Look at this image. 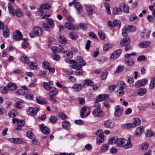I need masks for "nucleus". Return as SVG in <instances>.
Instances as JSON below:
<instances>
[{
    "label": "nucleus",
    "instance_id": "57",
    "mask_svg": "<svg viewBox=\"0 0 155 155\" xmlns=\"http://www.w3.org/2000/svg\"><path fill=\"white\" fill-rule=\"evenodd\" d=\"M120 86L119 88V90H122L124 89L126 87V84L123 81L120 82Z\"/></svg>",
    "mask_w": 155,
    "mask_h": 155
},
{
    "label": "nucleus",
    "instance_id": "8",
    "mask_svg": "<svg viewBox=\"0 0 155 155\" xmlns=\"http://www.w3.org/2000/svg\"><path fill=\"white\" fill-rule=\"evenodd\" d=\"M122 52L121 49L117 50L112 53L110 56V58L111 59H115L118 57Z\"/></svg>",
    "mask_w": 155,
    "mask_h": 155
},
{
    "label": "nucleus",
    "instance_id": "16",
    "mask_svg": "<svg viewBox=\"0 0 155 155\" xmlns=\"http://www.w3.org/2000/svg\"><path fill=\"white\" fill-rule=\"evenodd\" d=\"M39 127L43 133L46 135L49 134L50 132V129L44 124L40 125Z\"/></svg>",
    "mask_w": 155,
    "mask_h": 155
},
{
    "label": "nucleus",
    "instance_id": "7",
    "mask_svg": "<svg viewBox=\"0 0 155 155\" xmlns=\"http://www.w3.org/2000/svg\"><path fill=\"white\" fill-rule=\"evenodd\" d=\"M104 127L107 128H112L115 126V123L111 120L106 121L104 124Z\"/></svg>",
    "mask_w": 155,
    "mask_h": 155
},
{
    "label": "nucleus",
    "instance_id": "42",
    "mask_svg": "<svg viewBox=\"0 0 155 155\" xmlns=\"http://www.w3.org/2000/svg\"><path fill=\"white\" fill-rule=\"evenodd\" d=\"M50 64L47 61H43L42 63V66L45 69L47 70L50 67Z\"/></svg>",
    "mask_w": 155,
    "mask_h": 155
},
{
    "label": "nucleus",
    "instance_id": "19",
    "mask_svg": "<svg viewBox=\"0 0 155 155\" xmlns=\"http://www.w3.org/2000/svg\"><path fill=\"white\" fill-rule=\"evenodd\" d=\"M15 34L13 35V38L15 40H21L22 39L21 33L18 30L15 31Z\"/></svg>",
    "mask_w": 155,
    "mask_h": 155
},
{
    "label": "nucleus",
    "instance_id": "32",
    "mask_svg": "<svg viewBox=\"0 0 155 155\" xmlns=\"http://www.w3.org/2000/svg\"><path fill=\"white\" fill-rule=\"evenodd\" d=\"M84 86L81 84H76L72 87V88L75 90L76 91H79L81 90Z\"/></svg>",
    "mask_w": 155,
    "mask_h": 155
},
{
    "label": "nucleus",
    "instance_id": "43",
    "mask_svg": "<svg viewBox=\"0 0 155 155\" xmlns=\"http://www.w3.org/2000/svg\"><path fill=\"white\" fill-rule=\"evenodd\" d=\"M98 36L102 39H104L106 38L105 33L103 31L99 30L98 32Z\"/></svg>",
    "mask_w": 155,
    "mask_h": 155
},
{
    "label": "nucleus",
    "instance_id": "29",
    "mask_svg": "<svg viewBox=\"0 0 155 155\" xmlns=\"http://www.w3.org/2000/svg\"><path fill=\"white\" fill-rule=\"evenodd\" d=\"M150 34V31L148 29H145L141 34V36L143 38H148Z\"/></svg>",
    "mask_w": 155,
    "mask_h": 155
},
{
    "label": "nucleus",
    "instance_id": "35",
    "mask_svg": "<svg viewBox=\"0 0 155 155\" xmlns=\"http://www.w3.org/2000/svg\"><path fill=\"white\" fill-rule=\"evenodd\" d=\"M149 144L147 143H144L141 146V149L142 151H144L146 150L149 147Z\"/></svg>",
    "mask_w": 155,
    "mask_h": 155
},
{
    "label": "nucleus",
    "instance_id": "25",
    "mask_svg": "<svg viewBox=\"0 0 155 155\" xmlns=\"http://www.w3.org/2000/svg\"><path fill=\"white\" fill-rule=\"evenodd\" d=\"M144 128L143 127L140 126L137 128L135 131V135L137 136H139L142 134L144 131Z\"/></svg>",
    "mask_w": 155,
    "mask_h": 155
},
{
    "label": "nucleus",
    "instance_id": "48",
    "mask_svg": "<svg viewBox=\"0 0 155 155\" xmlns=\"http://www.w3.org/2000/svg\"><path fill=\"white\" fill-rule=\"evenodd\" d=\"M155 87V77H153L151 80L150 84V87L151 89H153Z\"/></svg>",
    "mask_w": 155,
    "mask_h": 155
},
{
    "label": "nucleus",
    "instance_id": "63",
    "mask_svg": "<svg viewBox=\"0 0 155 155\" xmlns=\"http://www.w3.org/2000/svg\"><path fill=\"white\" fill-rule=\"evenodd\" d=\"M138 18L136 15L134 14H133L131 15L130 18V21H134L137 19Z\"/></svg>",
    "mask_w": 155,
    "mask_h": 155
},
{
    "label": "nucleus",
    "instance_id": "15",
    "mask_svg": "<svg viewBox=\"0 0 155 155\" xmlns=\"http://www.w3.org/2000/svg\"><path fill=\"white\" fill-rule=\"evenodd\" d=\"M148 81L147 79H143L139 81L136 82L135 84V87H138L140 86H143L145 85L147 83Z\"/></svg>",
    "mask_w": 155,
    "mask_h": 155
},
{
    "label": "nucleus",
    "instance_id": "17",
    "mask_svg": "<svg viewBox=\"0 0 155 155\" xmlns=\"http://www.w3.org/2000/svg\"><path fill=\"white\" fill-rule=\"evenodd\" d=\"M38 110L39 109L38 108H34L32 107H30L27 110V112L28 114L32 116H34L36 114Z\"/></svg>",
    "mask_w": 155,
    "mask_h": 155
},
{
    "label": "nucleus",
    "instance_id": "50",
    "mask_svg": "<svg viewBox=\"0 0 155 155\" xmlns=\"http://www.w3.org/2000/svg\"><path fill=\"white\" fill-rule=\"evenodd\" d=\"M97 144L100 145L104 141V136L101 137H98L97 138Z\"/></svg>",
    "mask_w": 155,
    "mask_h": 155
},
{
    "label": "nucleus",
    "instance_id": "13",
    "mask_svg": "<svg viewBox=\"0 0 155 155\" xmlns=\"http://www.w3.org/2000/svg\"><path fill=\"white\" fill-rule=\"evenodd\" d=\"M130 38L128 37H126L123 38L120 41V45L123 46L124 47L125 45L129 44L130 42Z\"/></svg>",
    "mask_w": 155,
    "mask_h": 155
},
{
    "label": "nucleus",
    "instance_id": "49",
    "mask_svg": "<svg viewBox=\"0 0 155 155\" xmlns=\"http://www.w3.org/2000/svg\"><path fill=\"white\" fill-rule=\"evenodd\" d=\"M75 7L78 11L81 12L82 10V7L81 4L79 2H76L75 5Z\"/></svg>",
    "mask_w": 155,
    "mask_h": 155
},
{
    "label": "nucleus",
    "instance_id": "60",
    "mask_svg": "<svg viewBox=\"0 0 155 155\" xmlns=\"http://www.w3.org/2000/svg\"><path fill=\"white\" fill-rule=\"evenodd\" d=\"M8 114L10 117L12 118L15 117L16 116L15 111L12 110L10 111L8 113Z\"/></svg>",
    "mask_w": 155,
    "mask_h": 155
},
{
    "label": "nucleus",
    "instance_id": "61",
    "mask_svg": "<svg viewBox=\"0 0 155 155\" xmlns=\"http://www.w3.org/2000/svg\"><path fill=\"white\" fill-rule=\"evenodd\" d=\"M59 117L62 120H64L67 118L66 115L63 113H60L58 114Z\"/></svg>",
    "mask_w": 155,
    "mask_h": 155
},
{
    "label": "nucleus",
    "instance_id": "64",
    "mask_svg": "<svg viewBox=\"0 0 155 155\" xmlns=\"http://www.w3.org/2000/svg\"><path fill=\"white\" fill-rule=\"evenodd\" d=\"M120 21L119 20H114V25L117 27H118L120 26Z\"/></svg>",
    "mask_w": 155,
    "mask_h": 155
},
{
    "label": "nucleus",
    "instance_id": "30",
    "mask_svg": "<svg viewBox=\"0 0 155 155\" xmlns=\"http://www.w3.org/2000/svg\"><path fill=\"white\" fill-rule=\"evenodd\" d=\"M124 62L126 64L129 66H132L135 63V59H134L125 60Z\"/></svg>",
    "mask_w": 155,
    "mask_h": 155
},
{
    "label": "nucleus",
    "instance_id": "33",
    "mask_svg": "<svg viewBox=\"0 0 155 155\" xmlns=\"http://www.w3.org/2000/svg\"><path fill=\"white\" fill-rule=\"evenodd\" d=\"M122 10L120 8H114L113 13L115 15H120L122 13Z\"/></svg>",
    "mask_w": 155,
    "mask_h": 155
},
{
    "label": "nucleus",
    "instance_id": "28",
    "mask_svg": "<svg viewBox=\"0 0 155 155\" xmlns=\"http://www.w3.org/2000/svg\"><path fill=\"white\" fill-rule=\"evenodd\" d=\"M147 92V89L143 88L139 89L137 91V94L140 96H142L145 95Z\"/></svg>",
    "mask_w": 155,
    "mask_h": 155
},
{
    "label": "nucleus",
    "instance_id": "58",
    "mask_svg": "<svg viewBox=\"0 0 155 155\" xmlns=\"http://www.w3.org/2000/svg\"><path fill=\"white\" fill-rule=\"evenodd\" d=\"M57 120V117L54 116H52L50 117V120L52 123H55Z\"/></svg>",
    "mask_w": 155,
    "mask_h": 155
},
{
    "label": "nucleus",
    "instance_id": "41",
    "mask_svg": "<svg viewBox=\"0 0 155 155\" xmlns=\"http://www.w3.org/2000/svg\"><path fill=\"white\" fill-rule=\"evenodd\" d=\"M36 101L38 103L41 104H44L46 103L45 100L39 97H37L36 98Z\"/></svg>",
    "mask_w": 155,
    "mask_h": 155
},
{
    "label": "nucleus",
    "instance_id": "45",
    "mask_svg": "<svg viewBox=\"0 0 155 155\" xmlns=\"http://www.w3.org/2000/svg\"><path fill=\"white\" fill-rule=\"evenodd\" d=\"M104 6L106 9L107 13L109 15H110L111 13L109 5L107 2H105L104 3Z\"/></svg>",
    "mask_w": 155,
    "mask_h": 155
},
{
    "label": "nucleus",
    "instance_id": "39",
    "mask_svg": "<svg viewBox=\"0 0 155 155\" xmlns=\"http://www.w3.org/2000/svg\"><path fill=\"white\" fill-rule=\"evenodd\" d=\"M42 26L44 30L46 31H50L51 30V28L47 23H43L42 24Z\"/></svg>",
    "mask_w": 155,
    "mask_h": 155
},
{
    "label": "nucleus",
    "instance_id": "18",
    "mask_svg": "<svg viewBox=\"0 0 155 155\" xmlns=\"http://www.w3.org/2000/svg\"><path fill=\"white\" fill-rule=\"evenodd\" d=\"M131 26L129 25H126L124 27L122 30V35L124 36H126L130 32Z\"/></svg>",
    "mask_w": 155,
    "mask_h": 155
},
{
    "label": "nucleus",
    "instance_id": "12",
    "mask_svg": "<svg viewBox=\"0 0 155 155\" xmlns=\"http://www.w3.org/2000/svg\"><path fill=\"white\" fill-rule=\"evenodd\" d=\"M51 5L48 4H43L41 5L38 9V12L41 13V15L44 14L43 9L48 10L51 8Z\"/></svg>",
    "mask_w": 155,
    "mask_h": 155
},
{
    "label": "nucleus",
    "instance_id": "54",
    "mask_svg": "<svg viewBox=\"0 0 155 155\" xmlns=\"http://www.w3.org/2000/svg\"><path fill=\"white\" fill-rule=\"evenodd\" d=\"M59 40L61 43L65 44L67 43V40L66 38L63 36H60Z\"/></svg>",
    "mask_w": 155,
    "mask_h": 155
},
{
    "label": "nucleus",
    "instance_id": "3",
    "mask_svg": "<svg viewBox=\"0 0 155 155\" xmlns=\"http://www.w3.org/2000/svg\"><path fill=\"white\" fill-rule=\"evenodd\" d=\"M44 87L45 88L49 91V94L50 95H56L58 93V90L54 87H51L50 85L47 83H43Z\"/></svg>",
    "mask_w": 155,
    "mask_h": 155
},
{
    "label": "nucleus",
    "instance_id": "36",
    "mask_svg": "<svg viewBox=\"0 0 155 155\" xmlns=\"http://www.w3.org/2000/svg\"><path fill=\"white\" fill-rule=\"evenodd\" d=\"M15 15L19 18L23 17V13L20 10L17 9L15 10Z\"/></svg>",
    "mask_w": 155,
    "mask_h": 155
},
{
    "label": "nucleus",
    "instance_id": "37",
    "mask_svg": "<svg viewBox=\"0 0 155 155\" xmlns=\"http://www.w3.org/2000/svg\"><path fill=\"white\" fill-rule=\"evenodd\" d=\"M133 124L136 127L137 126L139 125L141 123V120L140 119L138 118H134L133 119Z\"/></svg>",
    "mask_w": 155,
    "mask_h": 155
},
{
    "label": "nucleus",
    "instance_id": "11",
    "mask_svg": "<svg viewBox=\"0 0 155 155\" xmlns=\"http://www.w3.org/2000/svg\"><path fill=\"white\" fill-rule=\"evenodd\" d=\"M115 110L114 112V115L116 117L120 116L122 114L123 108L120 105H118L115 107Z\"/></svg>",
    "mask_w": 155,
    "mask_h": 155
},
{
    "label": "nucleus",
    "instance_id": "20",
    "mask_svg": "<svg viewBox=\"0 0 155 155\" xmlns=\"http://www.w3.org/2000/svg\"><path fill=\"white\" fill-rule=\"evenodd\" d=\"M9 31L8 26L5 25L3 28V35L4 37L8 38L9 36Z\"/></svg>",
    "mask_w": 155,
    "mask_h": 155
},
{
    "label": "nucleus",
    "instance_id": "52",
    "mask_svg": "<svg viewBox=\"0 0 155 155\" xmlns=\"http://www.w3.org/2000/svg\"><path fill=\"white\" fill-rule=\"evenodd\" d=\"M112 47V45L110 44L107 43L104 45V50L105 51H107Z\"/></svg>",
    "mask_w": 155,
    "mask_h": 155
},
{
    "label": "nucleus",
    "instance_id": "51",
    "mask_svg": "<svg viewBox=\"0 0 155 155\" xmlns=\"http://www.w3.org/2000/svg\"><path fill=\"white\" fill-rule=\"evenodd\" d=\"M124 68V66L123 65H119L116 69L115 72L116 73H119L123 71Z\"/></svg>",
    "mask_w": 155,
    "mask_h": 155
},
{
    "label": "nucleus",
    "instance_id": "2",
    "mask_svg": "<svg viewBox=\"0 0 155 155\" xmlns=\"http://www.w3.org/2000/svg\"><path fill=\"white\" fill-rule=\"evenodd\" d=\"M43 33L42 29L39 26H35L33 29L32 31L29 34L31 38H35L36 37L41 36Z\"/></svg>",
    "mask_w": 155,
    "mask_h": 155
},
{
    "label": "nucleus",
    "instance_id": "44",
    "mask_svg": "<svg viewBox=\"0 0 155 155\" xmlns=\"http://www.w3.org/2000/svg\"><path fill=\"white\" fill-rule=\"evenodd\" d=\"M69 35L70 38L72 40H74L77 38V34L75 32H70L69 33Z\"/></svg>",
    "mask_w": 155,
    "mask_h": 155
},
{
    "label": "nucleus",
    "instance_id": "21",
    "mask_svg": "<svg viewBox=\"0 0 155 155\" xmlns=\"http://www.w3.org/2000/svg\"><path fill=\"white\" fill-rule=\"evenodd\" d=\"M8 140L12 143L18 144L23 142L22 139L20 138H10L8 139Z\"/></svg>",
    "mask_w": 155,
    "mask_h": 155
},
{
    "label": "nucleus",
    "instance_id": "4",
    "mask_svg": "<svg viewBox=\"0 0 155 155\" xmlns=\"http://www.w3.org/2000/svg\"><path fill=\"white\" fill-rule=\"evenodd\" d=\"M71 67L73 69H76V74L77 75H80L83 73V70L81 69L82 65L81 64H78L77 62L73 65H70Z\"/></svg>",
    "mask_w": 155,
    "mask_h": 155
},
{
    "label": "nucleus",
    "instance_id": "53",
    "mask_svg": "<svg viewBox=\"0 0 155 155\" xmlns=\"http://www.w3.org/2000/svg\"><path fill=\"white\" fill-rule=\"evenodd\" d=\"M123 12L125 13H127L129 12V7L125 5L124 4H123Z\"/></svg>",
    "mask_w": 155,
    "mask_h": 155
},
{
    "label": "nucleus",
    "instance_id": "6",
    "mask_svg": "<svg viewBox=\"0 0 155 155\" xmlns=\"http://www.w3.org/2000/svg\"><path fill=\"white\" fill-rule=\"evenodd\" d=\"M91 112V110L88 107H82L81 110V116L84 118L87 116Z\"/></svg>",
    "mask_w": 155,
    "mask_h": 155
},
{
    "label": "nucleus",
    "instance_id": "14",
    "mask_svg": "<svg viewBox=\"0 0 155 155\" xmlns=\"http://www.w3.org/2000/svg\"><path fill=\"white\" fill-rule=\"evenodd\" d=\"M109 95L107 94H101L99 96L97 99L96 103L107 100L108 98Z\"/></svg>",
    "mask_w": 155,
    "mask_h": 155
},
{
    "label": "nucleus",
    "instance_id": "9",
    "mask_svg": "<svg viewBox=\"0 0 155 155\" xmlns=\"http://www.w3.org/2000/svg\"><path fill=\"white\" fill-rule=\"evenodd\" d=\"M131 138L129 137L128 140L125 139L123 147L125 149H129L131 148L132 147V144L131 143Z\"/></svg>",
    "mask_w": 155,
    "mask_h": 155
},
{
    "label": "nucleus",
    "instance_id": "22",
    "mask_svg": "<svg viewBox=\"0 0 155 155\" xmlns=\"http://www.w3.org/2000/svg\"><path fill=\"white\" fill-rule=\"evenodd\" d=\"M109 144H103L101 147L100 152L101 153L106 152L109 150Z\"/></svg>",
    "mask_w": 155,
    "mask_h": 155
},
{
    "label": "nucleus",
    "instance_id": "10",
    "mask_svg": "<svg viewBox=\"0 0 155 155\" xmlns=\"http://www.w3.org/2000/svg\"><path fill=\"white\" fill-rule=\"evenodd\" d=\"M93 116L95 117H101L103 116L104 112L102 110L98 108H96L92 112Z\"/></svg>",
    "mask_w": 155,
    "mask_h": 155
},
{
    "label": "nucleus",
    "instance_id": "62",
    "mask_svg": "<svg viewBox=\"0 0 155 155\" xmlns=\"http://www.w3.org/2000/svg\"><path fill=\"white\" fill-rule=\"evenodd\" d=\"M64 52H66V56L70 58H71L73 57V53L71 52V51H64Z\"/></svg>",
    "mask_w": 155,
    "mask_h": 155
},
{
    "label": "nucleus",
    "instance_id": "27",
    "mask_svg": "<svg viewBox=\"0 0 155 155\" xmlns=\"http://www.w3.org/2000/svg\"><path fill=\"white\" fill-rule=\"evenodd\" d=\"M8 7L9 12L11 15L13 16H15V11L11 3H8Z\"/></svg>",
    "mask_w": 155,
    "mask_h": 155
},
{
    "label": "nucleus",
    "instance_id": "59",
    "mask_svg": "<svg viewBox=\"0 0 155 155\" xmlns=\"http://www.w3.org/2000/svg\"><path fill=\"white\" fill-rule=\"evenodd\" d=\"M47 23L49 24L51 28H53L54 27V22L52 19L48 18L47 19Z\"/></svg>",
    "mask_w": 155,
    "mask_h": 155
},
{
    "label": "nucleus",
    "instance_id": "23",
    "mask_svg": "<svg viewBox=\"0 0 155 155\" xmlns=\"http://www.w3.org/2000/svg\"><path fill=\"white\" fill-rule=\"evenodd\" d=\"M84 6L89 15H92L94 12V10L92 7L88 5H85Z\"/></svg>",
    "mask_w": 155,
    "mask_h": 155
},
{
    "label": "nucleus",
    "instance_id": "40",
    "mask_svg": "<svg viewBox=\"0 0 155 155\" xmlns=\"http://www.w3.org/2000/svg\"><path fill=\"white\" fill-rule=\"evenodd\" d=\"M63 127L65 128H68L70 127L71 124L67 120L64 121L62 123Z\"/></svg>",
    "mask_w": 155,
    "mask_h": 155
},
{
    "label": "nucleus",
    "instance_id": "24",
    "mask_svg": "<svg viewBox=\"0 0 155 155\" xmlns=\"http://www.w3.org/2000/svg\"><path fill=\"white\" fill-rule=\"evenodd\" d=\"M150 44V42L149 41H143L140 42L138 46L141 48H147L149 47Z\"/></svg>",
    "mask_w": 155,
    "mask_h": 155
},
{
    "label": "nucleus",
    "instance_id": "38",
    "mask_svg": "<svg viewBox=\"0 0 155 155\" xmlns=\"http://www.w3.org/2000/svg\"><path fill=\"white\" fill-rule=\"evenodd\" d=\"M84 86H85V85L87 86H92L94 84V83L92 81L89 79H86L84 81Z\"/></svg>",
    "mask_w": 155,
    "mask_h": 155
},
{
    "label": "nucleus",
    "instance_id": "56",
    "mask_svg": "<svg viewBox=\"0 0 155 155\" xmlns=\"http://www.w3.org/2000/svg\"><path fill=\"white\" fill-rule=\"evenodd\" d=\"M16 92L18 94L21 95H25L26 93V92L24 90L21 89L18 90Z\"/></svg>",
    "mask_w": 155,
    "mask_h": 155
},
{
    "label": "nucleus",
    "instance_id": "47",
    "mask_svg": "<svg viewBox=\"0 0 155 155\" xmlns=\"http://www.w3.org/2000/svg\"><path fill=\"white\" fill-rule=\"evenodd\" d=\"M37 64L36 62H31L30 64V68L32 69H36L37 68Z\"/></svg>",
    "mask_w": 155,
    "mask_h": 155
},
{
    "label": "nucleus",
    "instance_id": "1",
    "mask_svg": "<svg viewBox=\"0 0 155 155\" xmlns=\"http://www.w3.org/2000/svg\"><path fill=\"white\" fill-rule=\"evenodd\" d=\"M125 139L124 138H119L117 137H114L110 138L108 140V142L110 144H115L117 147L122 148Z\"/></svg>",
    "mask_w": 155,
    "mask_h": 155
},
{
    "label": "nucleus",
    "instance_id": "46",
    "mask_svg": "<svg viewBox=\"0 0 155 155\" xmlns=\"http://www.w3.org/2000/svg\"><path fill=\"white\" fill-rule=\"evenodd\" d=\"M26 92L25 96V97L26 98L30 99L32 100L34 98L33 94L30 93H26Z\"/></svg>",
    "mask_w": 155,
    "mask_h": 155
},
{
    "label": "nucleus",
    "instance_id": "55",
    "mask_svg": "<svg viewBox=\"0 0 155 155\" xmlns=\"http://www.w3.org/2000/svg\"><path fill=\"white\" fill-rule=\"evenodd\" d=\"M0 91L1 93L3 94H6L8 92V89H7L6 87L5 86L1 87Z\"/></svg>",
    "mask_w": 155,
    "mask_h": 155
},
{
    "label": "nucleus",
    "instance_id": "26",
    "mask_svg": "<svg viewBox=\"0 0 155 155\" xmlns=\"http://www.w3.org/2000/svg\"><path fill=\"white\" fill-rule=\"evenodd\" d=\"M23 100L16 102L14 104L15 107L18 109H22L24 107V106L23 105Z\"/></svg>",
    "mask_w": 155,
    "mask_h": 155
},
{
    "label": "nucleus",
    "instance_id": "34",
    "mask_svg": "<svg viewBox=\"0 0 155 155\" xmlns=\"http://www.w3.org/2000/svg\"><path fill=\"white\" fill-rule=\"evenodd\" d=\"M20 59L24 63L28 64L29 62L28 58L25 55L22 56L20 57Z\"/></svg>",
    "mask_w": 155,
    "mask_h": 155
},
{
    "label": "nucleus",
    "instance_id": "5",
    "mask_svg": "<svg viewBox=\"0 0 155 155\" xmlns=\"http://www.w3.org/2000/svg\"><path fill=\"white\" fill-rule=\"evenodd\" d=\"M69 22H67L65 23L64 26L68 29L73 30L75 29V26L72 24L74 21V19L71 17H69L68 18Z\"/></svg>",
    "mask_w": 155,
    "mask_h": 155
},
{
    "label": "nucleus",
    "instance_id": "31",
    "mask_svg": "<svg viewBox=\"0 0 155 155\" xmlns=\"http://www.w3.org/2000/svg\"><path fill=\"white\" fill-rule=\"evenodd\" d=\"M7 86L8 89L10 91L15 90L17 88V87L15 84L12 83H9Z\"/></svg>",
    "mask_w": 155,
    "mask_h": 155
}]
</instances>
